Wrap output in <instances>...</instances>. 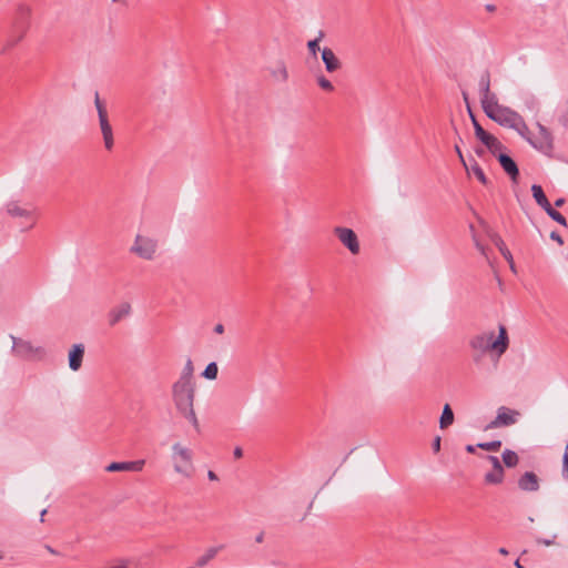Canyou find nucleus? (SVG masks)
<instances>
[{"mask_svg":"<svg viewBox=\"0 0 568 568\" xmlns=\"http://www.w3.org/2000/svg\"><path fill=\"white\" fill-rule=\"evenodd\" d=\"M478 85L480 103L485 114L503 126L516 128L521 115L510 108L498 103L496 94L490 91V77L488 73L481 75Z\"/></svg>","mask_w":568,"mask_h":568,"instance_id":"f257e3e1","label":"nucleus"},{"mask_svg":"<svg viewBox=\"0 0 568 568\" xmlns=\"http://www.w3.org/2000/svg\"><path fill=\"white\" fill-rule=\"evenodd\" d=\"M509 345L506 327L499 326L498 337L495 339V333L485 332L473 336L469 346L475 352L474 359L478 362L480 357L488 351H494L498 356L503 355Z\"/></svg>","mask_w":568,"mask_h":568,"instance_id":"f03ea898","label":"nucleus"},{"mask_svg":"<svg viewBox=\"0 0 568 568\" xmlns=\"http://www.w3.org/2000/svg\"><path fill=\"white\" fill-rule=\"evenodd\" d=\"M194 383L175 382L172 386V400L176 410L199 430L200 423L196 417L194 404Z\"/></svg>","mask_w":568,"mask_h":568,"instance_id":"7ed1b4c3","label":"nucleus"},{"mask_svg":"<svg viewBox=\"0 0 568 568\" xmlns=\"http://www.w3.org/2000/svg\"><path fill=\"white\" fill-rule=\"evenodd\" d=\"M4 211L11 219L21 220V231L28 232L37 225L38 210L31 203L10 200L4 204Z\"/></svg>","mask_w":568,"mask_h":568,"instance_id":"20e7f679","label":"nucleus"},{"mask_svg":"<svg viewBox=\"0 0 568 568\" xmlns=\"http://www.w3.org/2000/svg\"><path fill=\"white\" fill-rule=\"evenodd\" d=\"M172 464L176 474L184 478H191L194 474L193 452L181 443H174L171 447Z\"/></svg>","mask_w":568,"mask_h":568,"instance_id":"39448f33","label":"nucleus"},{"mask_svg":"<svg viewBox=\"0 0 568 568\" xmlns=\"http://www.w3.org/2000/svg\"><path fill=\"white\" fill-rule=\"evenodd\" d=\"M94 105L98 112L99 126L103 140V145L106 151H112L114 148L113 129L109 121V114L105 104L101 101L99 93L95 92Z\"/></svg>","mask_w":568,"mask_h":568,"instance_id":"423d86ee","label":"nucleus"},{"mask_svg":"<svg viewBox=\"0 0 568 568\" xmlns=\"http://www.w3.org/2000/svg\"><path fill=\"white\" fill-rule=\"evenodd\" d=\"M158 240L148 235L136 234L130 253L145 261H153L158 255Z\"/></svg>","mask_w":568,"mask_h":568,"instance_id":"0eeeda50","label":"nucleus"},{"mask_svg":"<svg viewBox=\"0 0 568 568\" xmlns=\"http://www.w3.org/2000/svg\"><path fill=\"white\" fill-rule=\"evenodd\" d=\"M538 132L532 134L530 145L539 152L550 155L554 151V139L550 131L542 124L537 123Z\"/></svg>","mask_w":568,"mask_h":568,"instance_id":"6e6552de","label":"nucleus"},{"mask_svg":"<svg viewBox=\"0 0 568 568\" xmlns=\"http://www.w3.org/2000/svg\"><path fill=\"white\" fill-rule=\"evenodd\" d=\"M521 416L517 409L501 406L497 410L496 417L486 426V429H496L515 425Z\"/></svg>","mask_w":568,"mask_h":568,"instance_id":"1a4fd4ad","label":"nucleus"},{"mask_svg":"<svg viewBox=\"0 0 568 568\" xmlns=\"http://www.w3.org/2000/svg\"><path fill=\"white\" fill-rule=\"evenodd\" d=\"M13 352L17 356L24 359H37L44 355L41 346H36L29 341L13 337Z\"/></svg>","mask_w":568,"mask_h":568,"instance_id":"9d476101","label":"nucleus"},{"mask_svg":"<svg viewBox=\"0 0 568 568\" xmlns=\"http://www.w3.org/2000/svg\"><path fill=\"white\" fill-rule=\"evenodd\" d=\"M334 234L337 236L339 242L348 248L353 255H357L361 251L359 241L356 233L348 227L336 226Z\"/></svg>","mask_w":568,"mask_h":568,"instance_id":"9b49d317","label":"nucleus"},{"mask_svg":"<svg viewBox=\"0 0 568 568\" xmlns=\"http://www.w3.org/2000/svg\"><path fill=\"white\" fill-rule=\"evenodd\" d=\"M30 28V23H13L12 32L8 36L6 41L3 42L1 53L4 54L9 52L11 49L17 47L27 36Z\"/></svg>","mask_w":568,"mask_h":568,"instance_id":"f8f14e48","label":"nucleus"},{"mask_svg":"<svg viewBox=\"0 0 568 568\" xmlns=\"http://www.w3.org/2000/svg\"><path fill=\"white\" fill-rule=\"evenodd\" d=\"M145 465L144 459L132 462H114L106 466V471H141Z\"/></svg>","mask_w":568,"mask_h":568,"instance_id":"ddd939ff","label":"nucleus"},{"mask_svg":"<svg viewBox=\"0 0 568 568\" xmlns=\"http://www.w3.org/2000/svg\"><path fill=\"white\" fill-rule=\"evenodd\" d=\"M131 313V305L128 302H123L118 306L113 307L108 315L110 326L116 325L120 321L129 316Z\"/></svg>","mask_w":568,"mask_h":568,"instance_id":"4468645a","label":"nucleus"},{"mask_svg":"<svg viewBox=\"0 0 568 568\" xmlns=\"http://www.w3.org/2000/svg\"><path fill=\"white\" fill-rule=\"evenodd\" d=\"M84 356V345L83 344H74L69 352V367L77 372L82 366V361Z\"/></svg>","mask_w":568,"mask_h":568,"instance_id":"2eb2a0df","label":"nucleus"},{"mask_svg":"<svg viewBox=\"0 0 568 568\" xmlns=\"http://www.w3.org/2000/svg\"><path fill=\"white\" fill-rule=\"evenodd\" d=\"M322 60L325 64V69L327 72L333 73L341 69L342 63L339 59L335 55L332 49L324 48L322 50Z\"/></svg>","mask_w":568,"mask_h":568,"instance_id":"dca6fc26","label":"nucleus"},{"mask_svg":"<svg viewBox=\"0 0 568 568\" xmlns=\"http://www.w3.org/2000/svg\"><path fill=\"white\" fill-rule=\"evenodd\" d=\"M518 486L525 491H536L539 488V480L535 473L526 471L518 480Z\"/></svg>","mask_w":568,"mask_h":568,"instance_id":"f3484780","label":"nucleus"},{"mask_svg":"<svg viewBox=\"0 0 568 568\" xmlns=\"http://www.w3.org/2000/svg\"><path fill=\"white\" fill-rule=\"evenodd\" d=\"M497 159L504 171L511 178V180L516 181L519 174V170L515 161L504 153H499Z\"/></svg>","mask_w":568,"mask_h":568,"instance_id":"a211bd4d","label":"nucleus"},{"mask_svg":"<svg viewBox=\"0 0 568 568\" xmlns=\"http://www.w3.org/2000/svg\"><path fill=\"white\" fill-rule=\"evenodd\" d=\"M480 142L486 145V148L490 151V153L495 156L499 154V152L504 149V145L499 142V140L490 133H487Z\"/></svg>","mask_w":568,"mask_h":568,"instance_id":"6ab92c4d","label":"nucleus"},{"mask_svg":"<svg viewBox=\"0 0 568 568\" xmlns=\"http://www.w3.org/2000/svg\"><path fill=\"white\" fill-rule=\"evenodd\" d=\"M220 549H221V547L207 548L201 556L197 557V559L195 561V566L197 568H203L206 565H209V562L212 561L216 557Z\"/></svg>","mask_w":568,"mask_h":568,"instance_id":"aec40b11","label":"nucleus"},{"mask_svg":"<svg viewBox=\"0 0 568 568\" xmlns=\"http://www.w3.org/2000/svg\"><path fill=\"white\" fill-rule=\"evenodd\" d=\"M504 468H493L490 471L486 473L484 480L487 485H500L504 481Z\"/></svg>","mask_w":568,"mask_h":568,"instance_id":"412c9836","label":"nucleus"},{"mask_svg":"<svg viewBox=\"0 0 568 568\" xmlns=\"http://www.w3.org/2000/svg\"><path fill=\"white\" fill-rule=\"evenodd\" d=\"M531 192H532V196H534L535 201L537 202V204L539 206H541L544 210H546V207H548L550 205V203H549L547 196L545 195V192L540 185L534 184L531 186Z\"/></svg>","mask_w":568,"mask_h":568,"instance_id":"4be33fe9","label":"nucleus"},{"mask_svg":"<svg viewBox=\"0 0 568 568\" xmlns=\"http://www.w3.org/2000/svg\"><path fill=\"white\" fill-rule=\"evenodd\" d=\"M454 423V413L448 404H446L443 408V413L439 419V427L442 429L447 428Z\"/></svg>","mask_w":568,"mask_h":568,"instance_id":"5701e85b","label":"nucleus"},{"mask_svg":"<svg viewBox=\"0 0 568 568\" xmlns=\"http://www.w3.org/2000/svg\"><path fill=\"white\" fill-rule=\"evenodd\" d=\"M193 373H194V367H193V363L192 361L189 358L181 372V375L178 379V382H182V383H193Z\"/></svg>","mask_w":568,"mask_h":568,"instance_id":"b1692460","label":"nucleus"},{"mask_svg":"<svg viewBox=\"0 0 568 568\" xmlns=\"http://www.w3.org/2000/svg\"><path fill=\"white\" fill-rule=\"evenodd\" d=\"M491 241L497 246V248L499 250V252L504 256V258L507 262H511V256L513 255H511L510 251L507 248V246H506L505 242L503 241V239L499 235L494 234V235H491Z\"/></svg>","mask_w":568,"mask_h":568,"instance_id":"393cba45","label":"nucleus"},{"mask_svg":"<svg viewBox=\"0 0 568 568\" xmlns=\"http://www.w3.org/2000/svg\"><path fill=\"white\" fill-rule=\"evenodd\" d=\"M17 12L19 14V18H17V20L13 23H22L26 21L29 23V18L32 14V9L30 6L19 4L17 8Z\"/></svg>","mask_w":568,"mask_h":568,"instance_id":"a878e982","label":"nucleus"},{"mask_svg":"<svg viewBox=\"0 0 568 568\" xmlns=\"http://www.w3.org/2000/svg\"><path fill=\"white\" fill-rule=\"evenodd\" d=\"M514 130L530 144L532 134H531L530 130L528 129L523 116L519 119V121L517 122L516 128H514Z\"/></svg>","mask_w":568,"mask_h":568,"instance_id":"bb28decb","label":"nucleus"},{"mask_svg":"<svg viewBox=\"0 0 568 568\" xmlns=\"http://www.w3.org/2000/svg\"><path fill=\"white\" fill-rule=\"evenodd\" d=\"M503 463L511 468V467H516L519 463V457L517 455V453H515L514 450H510V449H506L503 455Z\"/></svg>","mask_w":568,"mask_h":568,"instance_id":"cd10ccee","label":"nucleus"},{"mask_svg":"<svg viewBox=\"0 0 568 568\" xmlns=\"http://www.w3.org/2000/svg\"><path fill=\"white\" fill-rule=\"evenodd\" d=\"M468 174L473 173L477 179L478 181L484 184V185H487L488 184V180L483 171V169L478 165L477 162H474L470 166H469V172H467Z\"/></svg>","mask_w":568,"mask_h":568,"instance_id":"c85d7f7f","label":"nucleus"},{"mask_svg":"<svg viewBox=\"0 0 568 568\" xmlns=\"http://www.w3.org/2000/svg\"><path fill=\"white\" fill-rule=\"evenodd\" d=\"M545 212L548 214L549 217H551L557 223L561 224L562 226H567V220L566 217L558 211H556L551 204L546 207Z\"/></svg>","mask_w":568,"mask_h":568,"instance_id":"c756f323","label":"nucleus"},{"mask_svg":"<svg viewBox=\"0 0 568 568\" xmlns=\"http://www.w3.org/2000/svg\"><path fill=\"white\" fill-rule=\"evenodd\" d=\"M219 367L215 362L210 363L202 373V376L206 379H215L217 377Z\"/></svg>","mask_w":568,"mask_h":568,"instance_id":"7c9ffc66","label":"nucleus"},{"mask_svg":"<svg viewBox=\"0 0 568 568\" xmlns=\"http://www.w3.org/2000/svg\"><path fill=\"white\" fill-rule=\"evenodd\" d=\"M477 447L481 448L484 450H487V452H498L501 447V442L493 440V442H487V443H479V444H477Z\"/></svg>","mask_w":568,"mask_h":568,"instance_id":"2f4dec72","label":"nucleus"},{"mask_svg":"<svg viewBox=\"0 0 568 568\" xmlns=\"http://www.w3.org/2000/svg\"><path fill=\"white\" fill-rule=\"evenodd\" d=\"M476 138L480 141L488 132L483 129L476 118L470 113Z\"/></svg>","mask_w":568,"mask_h":568,"instance_id":"473e14b6","label":"nucleus"},{"mask_svg":"<svg viewBox=\"0 0 568 568\" xmlns=\"http://www.w3.org/2000/svg\"><path fill=\"white\" fill-rule=\"evenodd\" d=\"M266 70L268 71L270 77L274 81H281L284 78V68L283 67H278L276 69L267 67Z\"/></svg>","mask_w":568,"mask_h":568,"instance_id":"72a5a7b5","label":"nucleus"},{"mask_svg":"<svg viewBox=\"0 0 568 568\" xmlns=\"http://www.w3.org/2000/svg\"><path fill=\"white\" fill-rule=\"evenodd\" d=\"M323 36H324V34H323V32H320V34H318V37H317L316 39L311 40V41H308V43H307V48H308L310 52H311L314 57L316 55L317 51H320V45H318V43H320L321 39L323 38Z\"/></svg>","mask_w":568,"mask_h":568,"instance_id":"f704fd0d","label":"nucleus"},{"mask_svg":"<svg viewBox=\"0 0 568 568\" xmlns=\"http://www.w3.org/2000/svg\"><path fill=\"white\" fill-rule=\"evenodd\" d=\"M317 83L325 91H333V89H334L332 82L328 79H326L325 77H320L317 79Z\"/></svg>","mask_w":568,"mask_h":568,"instance_id":"c9c22d12","label":"nucleus"},{"mask_svg":"<svg viewBox=\"0 0 568 568\" xmlns=\"http://www.w3.org/2000/svg\"><path fill=\"white\" fill-rule=\"evenodd\" d=\"M562 475L568 478V443L562 457Z\"/></svg>","mask_w":568,"mask_h":568,"instance_id":"e433bc0d","label":"nucleus"},{"mask_svg":"<svg viewBox=\"0 0 568 568\" xmlns=\"http://www.w3.org/2000/svg\"><path fill=\"white\" fill-rule=\"evenodd\" d=\"M486 459L491 464L493 468L503 467L498 457L488 455Z\"/></svg>","mask_w":568,"mask_h":568,"instance_id":"4c0bfd02","label":"nucleus"},{"mask_svg":"<svg viewBox=\"0 0 568 568\" xmlns=\"http://www.w3.org/2000/svg\"><path fill=\"white\" fill-rule=\"evenodd\" d=\"M455 151H456V153H457V155H458V158H459V160H460V162H462L463 166L465 168V170H466L467 172H469V166L467 165V163H466V161H465V159H464V155H463V153H462V150H460V148H459L458 145H455Z\"/></svg>","mask_w":568,"mask_h":568,"instance_id":"58836bf2","label":"nucleus"},{"mask_svg":"<svg viewBox=\"0 0 568 568\" xmlns=\"http://www.w3.org/2000/svg\"><path fill=\"white\" fill-rule=\"evenodd\" d=\"M550 239L556 241L559 245L564 244L562 237L557 232H551L550 233Z\"/></svg>","mask_w":568,"mask_h":568,"instance_id":"ea45409f","label":"nucleus"},{"mask_svg":"<svg viewBox=\"0 0 568 568\" xmlns=\"http://www.w3.org/2000/svg\"><path fill=\"white\" fill-rule=\"evenodd\" d=\"M233 455L235 458H242L243 456V449L240 446H236L233 450Z\"/></svg>","mask_w":568,"mask_h":568,"instance_id":"a19ab883","label":"nucleus"},{"mask_svg":"<svg viewBox=\"0 0 568 568\" xmlns=\"http://www.w3.org/2000/svg\"><path fill=\"white\" fill-rule=\"evenodd\" d=\"M433 448H434V452H439L440 449V437H436L434 443H433Z\"/></svg>","mask_w":568,"mask_h":568,"instance_id":"79ce46f5","label":"nucleus"},{"mask_svg":"<svg viewBox=\"0 0 568 568\" xmlns=\"http://www.w3.org/2000/svg\"><path fill=\"white\" fill-rule=\"evenodd\" d=\"M214 333L216 334H223L224 333V325L219 323L214 326Z\"/></svg>","mask_w":568,"mask_h":568,"instance_id":"37998d69","label":"nucleus"},{"mask_svg":"<svg viewBox=\"0 0 568 568\" xmlns=\"http://www.w3.org/2000/svg\"><path fill=\"white\" fill-rule=\"evenodd\" d=\"M207 477H209L210 480H217L219 479L217 475L213 470H209Z\"/></svg>","mask_w":568,"mask_h":568,"instance_id":"c03bdc74","label":"nucleus"},{"mask_svg":"<svg viewBox=\"0 0 568 568\" xmlns=\"http://www.w3.org/2000/svg\"><path fill=\"white\" fill-rule=\"evenodd\" d=\"M537 541H538L539 544L545 545V546H550V545H552V544H554V541H552V540H549V539H538Z\"/></svg>","mask_w":568,"mask_h":568,"instance_id":"a18cd8bd","label":"nucleus"},{"mask_svg":"<svg viewBox=\"0 0 568 568\" xmlns=\"http://www.w3.org/2000/svg\"><path fill=\"white\" fill-rule=\"evenodd\" d=\"M564 204H565V199H562V197L557 199V200L555 201V205H556L557 207H560V206H562Z\"/></svg>","mask_w":568,"mask_h":568,"instance_id":"49530a36","label":"nucleus"},{"mask_svg":"<svg viewBox=\"0 0 568 568\" xmlns=\"http://www.w3.org/2000/svg\"><path fill=\"white\" fill-rule=\"evenodd\" d=\"M485 8L488 12H494L496 10V6L490 3L486 4Z\"/></svg>","mask_w":568,"mask_h":568,"instance_id":"de8ad7c7","label":"nucleus"},{"mask_svg":"<svg viewBox=\"0 0 568 568\" xmlns=\"http://www.w3.org/2000/svg\"><path fill=\"white\" fill-rule=\"evenodd\" d=\"M263 539H264V534H263V532L258 534V535L255 537V541H256V542H258V544H260V542H262V541H263Z\"/></svg>","mask_w":568,"mask_h":568,"instance_id":"09e8293b","label":"nucleus"},{"mask_svg":"<svg viewBox=\"0 0 568 568\" xmlns=\"http://www.w3.org/2000/svg\"><path fill=\"white\" fill-rule=\"evenodd\" d=\"M45 549H47L50 554H52V555H57V554H58V552H57V550H54V549H53L51 546H49V545H47V546H45Z\"/></svg>","mask_w":568,"mask_h":568,"instance_id":"8fccbe9b","label":"nucleus"},{"mask_svg":"<svg viewBox=\"0 0 568 568\" xmlns=\"http://www.w3.org/2000/svg\"><path fill=\"white\" fill-rule=\"evenodd\" d=\"M498 552H499L500 555H503V556H507V555H508V550H507L506 548H504V547L499 548V549H498Z\"/></svg>","mask_w":568,"mask_h":568,"instance_id":"3c124183","label":"nucleus"},{"mask_svg":"<svg viewBox=\"0 0 568 568\" xmlns=\"http://www.w3.org/2000/svg\"><path fill=\"white\" fill-rule=\"evenodd\" d=\"M509 263V266H510V270L516 273V266H515V262H514V258L511 257V262H508Z\"/></svg>","mask_w":568,"mask_h":568,"instance_id":"603ef678","label":"nucleus"},{"mask_svg":"<svg viewBox=\"0 0 568 568\" xmlns=\"http://www.w3.org/2000/svg\"><path fill=\"white\" fill-rule=\"evenodd\" d=\"M475 449H476V447H475V446H473V445H468V446L466 447V450H467L468 453H475Z\"/></svg>","mask_w":568,"mask_h":568,"instance_id":"864d4df0","label":"nucleus"},{"mask_svg":"<svg viewBox=\"0 0 568 568\" xmlns=\"http://www.w3.org/2000/svg\"><path fill=\"white\" fill-rule=\"evenodd\" d=\"M476 247L483 253L485 254V247L483 245H480L478 242H476Z\"/></svg>","mask_w":568,"mask_h":568,"instance_id":"5fc2aeb1","label":"nucleus"},{"mask_svg":"<svg viewBox=\"0 0 568 568\" xmlns=\"http://www.w3.org/2000/svg\"><path fill=\"white\" fill-rule=\"evenodd\" d=\"M515 567H516V568H524V567L521 566V564L519 562V560H517V561L515 562Z\"/></svg>","mask_w":568,"mask_h":568,"instance_id":"6e6d98bb","label":"nucleus"},{"mask_svg":"<svg viewBox=\"0 0 568 568\" xmlns=\"http://www.w3.org/2000/svg\"><path fill=\"white\" fill-rule=\"evenodd\" d=\"M45 513H47V510H45V509H44V510H42V513H41V520H42V521H43V517L45 516Z\"/></svg>","mask_w":568,"mask_h":568,"instance_id":"4d7b16f0","label":"nucleus"},{"mask_svg":"<svg viewBox=\"0 0 568 568\" xmlns=\"http://www.w3.org/2000/svg\"><path fill=\"white\" fill-rule=\"evenodd\" d=\"M4 558V554L2 551H0V560H2Z\"/></svg>","mask_w":568,"mask_h":568,"instance_id":"13d9d810","label":"nucleus"}]
</instances>
